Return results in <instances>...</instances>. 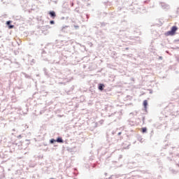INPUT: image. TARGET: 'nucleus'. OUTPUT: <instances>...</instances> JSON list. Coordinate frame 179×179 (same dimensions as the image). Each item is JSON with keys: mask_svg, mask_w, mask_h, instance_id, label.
Here are the masks:
<instances>
[{"mask_svg": "<svg viewBox=\"0 0 179 179\" xmlns=\"http://www.w3.org/2000/svg\"><path fill=\"white\" fill-rule=\"evenodd\" d=\"M47 50H49V54H57L58 52V46L57 45H52V43H49L45 47Z\"/></svg>", "mask_w": 179, "mask_h": 179, "instance_id": "f257e3e1", "label": "nucleus"}, {"mask_svg": "<svg viewBox=\"0 0 179 179\" xmlns=\"http://www.w3.org/2000/svg\"><path fill=\"white\" fill-rule=\"evenodd\" d=\"M178 30V27L177 26H173L171 28L170 31H168L165 33V36H175L176 31Z\"/></svg>", "mask_w": 179, "mask_h": 179, "instance_id": "f03ea898", "label": "nucleus"}, {"mask_svg": "<svg viewBox=\"0 0 179 179\" xmlns=\"http://www.w3.org/2000/svg\"><path fill=\"white\" fill-rule=\"evenodd\" d=\"M130 146H131V143H129L128 141H124L122 144V147L123 148V149H129Z\"/></svg>", "mask_w": 179, "mask_h": 179, "instance_id": "7ed1b4c3", "label": "nucleus"}, {"mask_svg": "<svg viewBox=\"0 0 179 179\" xmlns=\"http://www.w3.org/2000/svg\"><path fill=\"white\" fill-rule=\"evenodd\" d=\"M47 52H45V50H43L41 52V57L42 58H43L44 61H48V59H47Z\"/></svg>", "mask_w": 179, "mask_h": 179, "instance_id": "20e7f679", "label": "nucleus"}, {"mask_svg": "<svg viewBox=\"0 0 179 179\" xmlns=\"http://www.w3.org/2000/svg\"><path fill=\"white\" fill-rule=\"evenodd\" d=\"M161 8H162V9H166L167 10L170 9V5L166 3H161Z\"/></svg>", "mask_w": 179, "mask_h": 179, "instance_id": "39448f33", "label": "nucleus"}, {"mask_svg": "<svg viewBox=\"0 0 179 179\" xmlns=\"http://www.w3.org/2000/svg\"><path fill=\"white\" fill-rule=\"evenodd\" d=\"M11 24H12V21H10V20L6 21V26L10 29H13L15 27V25Z\"/></svg>", "mask_w": 179, "mask_h": 179, "instance_id": "423d86ee", "label": "nucleus"}, {"mask_svg": "<svg viewBox=\"0 0 179 179\" xmlns=\"http://www.w3.org/2000/svg\"><path fill=\"white\" fill-rule=\"evenodd\" d=\"M49 15L52 19H55V17H57V13L54 10H50Z\"/></svg>", "mask_w": 179, "mask_h": 179, "instance_id": "0eeeda50", "label": "nucleus"}, {"mask_svg": "<svg viewBox=\"0 0 179 179\" xmlns=\"http://www.w3.org/2000/svg\"><path fill=\"white\" fill-rule=\"evenodd\" d=\"M104 87H106V85L103 83L98 84V89L100 90V92H103L104 90Z\"/></svg>", "mask_w": 179, "mask_h": 179, "instance_id": "6e6552de", "label": "nucleus"}, {"mask_svg": "<svg viewBox=\"0 0 179 179\" xmlns=\"http://www.w3.org/2000/svg\"><path fill=\"white\" fill-rule=\"evenodd\" d=\"M177 129H179V122H176L173 127V131H177Z\"/></svg>", "mask_w": 179, "mask_h": 179, "instance_id": "1a4fd4ad", "label": "nucleus"}, {"mask_svg": "<svg viewBox=\"0 0 179 179\" xmlns=\"http://www.w3.org/2000/svg\"><path fill=\"white\" fill-rule=\"evenodd\" d=\"M56 142H57V143H64V139H62V137H57L56 139Z\"/></svg>", "mask_w": 179, "mask_h": 179, "instance_id": "9d476101", "label": "nucleus"}, {"mask_svg": "<svg viewBox=\"0 0 179 179\" xmlns=\"http://www.w3.org/2000/svg\"><path fill=\"white\" fill-rule=\"evenodd\" d=\"M22 75H24V78H26V79H31V76L26 73L25 72H22L21 73Z\"/></svg>", "mask_w": 179, "mask_h": 179, "instance_id": "9b49d317", "label": "nucleus"}, {"mask_svg": "<svg viewBox=\"0 0 179 179\" xmlns=\"http://www.w3.org/2000/svg\"><path fill=\"white\" fill-rule=\"evenodd\" d=\"M143 106L146 111L147 108H148V100H144L143 102Z\"/></svg>", "mask_w": 179, "mask_h": 179, "instance_id": "f8f14e48", "label": "nucleus"}, {"mask_svg": "<svg viewBox=\"0 0 179 179\" xmlns=\"http://www.w3.org/2000/svg\"><path fill=\"white\" fill-rule=\"evenodd\" d=\"M137 140L138 142H141V143H143V138H142V136H137Z\"/></svg>", "mask_w": 179, "mask_h": 179, "instance_id": "ddd939ff", "label": "nucleus"}, {"mask_svg": "<svg viewBox=\"0 0 179 179\" xmlns=\"http://www.w3.org/2000/svg\"><path fill=\"white\" fill-rule=\"evenodd\" d=\"M43 72L45 76H47L48 78H50V74L48 73V71L45 68H43Z\"/></svg>", "mask_w": 179, "mask_h": 179, "instance_id": "4468645a", "label": "nucleus"}, {"mask_svg": "<svg viewBox=\"0 0 179 179\" xmlns=\"http://www.w3.org/2000/svg\"><path fill=\"white\" fill-rule=\"evenodd\" d=\"M50 143L51 145H55V143H57V140L55 139V138H51V139L50 140Z\"/></svg>", "mask_w": 179, "mask_h": 179, "instance_id": "2eb2a0df", "label": "nucleus"}, {"mask_svg": "<svg viewBox=\"0 0 179 179\" xmlns=\"http://www.w3.org/2000/svg\"><path fill=\"white\" fill-rule=\"evenodd\" d=\"M169 171H171V173H172V174H177L178 173V171H176V169L170 168Z\"/></svg>", "mask_w": 179, "mask_h": 179, "instance_id": "dca6fc26", "label": "nucleus"}, {"mask_svg": "<svg viewBox=\"0 0 179 179\" xmlns=\"http://www.w3.org/2000/svg\"><path fill=\"white\" fill-rule=\"evenodd\" d=\"M68 27H69V26H64L62 27V31H63L64 33H66V29H68Z\"/></svg>", "mask_w": 179, "mask_h": 179, "instance_id": "f3484780", "label": "nucleus"}, {"mask_svg": "<svg viewBox=\"0 0 179 179\" xmlns=\"http://www.w3.org/2000/svg\"><path fill=\"white\" fill-rule=\"evenodd\" d=\"M141 132H142L143 134H146V132H148V128H147V127H143V128L141 129Z\"/></svg>", "mask_w": 179, "mask_h": 179, "instance_id": "a211bd4d", "label": "nucleus"}, {"mask_svg": "<svg viewBox=\"0 0 179 179\" xmlns=\"http://www.w3.org/2000/svg\"><path fill=\"white\" fill-rule=\"evenodd\" d=\"M116 178H118L117 175H112L110 176V177H109V179H116Z\"/></svg>", "mask_w": 179, "mask_h": 179, "instance_id": "6ab92c4d", "label": "nucleus"}, {"mask_svg": "<svg viewBox=\"0 0 179 179\" xmlns=\"http://www.w3.org/2000/svg\"><path fill=\"white\" fill-rule=\"evenodd\" d=\"M67 150L68 152H74L73 148H69V147L67 148Z\"/></svg>", "mask_w": 179, "mask_h": 179, "instance_id": "aec40b11", "label": "nucleus"}, {"mask_svg": "<svg viewBox=\"0 0 179 179\" xmlns=\"http://www.w3.org/2000/svg\"><path fill=\"white\" fill-rule=\"evenodd\" d=\"M101 24V27H104L105 26H106L107 23L106 22H100Z\"/></svg>", "mask_w": 179, "mask_h": 179, "instance_id": "412c9836", "label": "nucleus"}, {"mask_svg": "<svg viewBox=\"0 0 179 179\" xmlns=\"http://www.w3.org/2000/svg\"><path fill=\"white\" fill-rule=\"evenodd\" d=\"M75 12H77V13H80V12H79V7H76L75 8Z\"/></svg>", "mask_w": 179, "mask_h": 179, "instance_id": "4be33fe9", "label": "nucleus"}, {"mask_svg": "<svg viewBox=\"0 0 179 179\" xmlns=\"http://www.w3.org/2000/svg\"><path fill=\"white\" fill-rule=\"evenodd\" d=\"M50 24H55V21H54V20H50Z\"/></svg>", "mask_w": 179, "mask_h": 179, "instance_id": "5701e85b", "label": "nucleus"}, {"mask_svg": "<svg viewBox=\"0 0 179 179\" xmlns=\"http://www.w3.org/2000/svg\"><path fill=\"white\" fill-rule=\"evenodd\" d=\"M179 92V87L176 89L174 93H178Z\"/></svg>", "mask_w": 179, "mask_h": 179, "instance_id": "b1692460", "label": "nucleus"}, {"mask_svg": "<svg viewBox=\"0 0 179 179\" xmlns=\"http://www.w3.org/2000/svg\"><path fill=\"white\" fill-rule=\"evenodd\" d=\"M74 28L76 29V30H78V29H79V26L78 25H74Z\"/></svg>", "mask_w": 179, "mask_h": 179, "instance_id": "393cba45", "label": "nucleus"}, {"mask_svg": "<svg viewBox=\"0 0 179 179\" xmlns=\"http://www.w3.org/2000/svg\"><path fill=\"white\" fill-rule=\"evenodd\" d=\"M142 121L143 123L145 124V116H142Z\"/></svg>", "mask_w": 179, "mask_h": 179, "instance_id": "a878e982", "label": "nucleus"}, {"mask_svg": "<svg viewBox=\"0 0 179 179\" xmlns=\"http://www.w3.org/2000/svg\"><path fill=\"white\" fill-rule=\"evenodd\" d=\"M115 167H122V164H117L115 166Z\"/></svg>", "mask_w": 179, "mask_h": 179, "instance_id": "bb28decb", "label": "nucleus"}, {"mask_svg": "<svg viewBox=\"0 0 179 179\" xmlns=\"http://www.w3.org/2000/svg\"><path fill=\"white\" fill-rule=\"evenodd\" d=\"M111 108L108 106H106V111H108Z\"/></svg>", "mask_w": 179, "mask_h": 179, "instance_id": "cd10ccee", "label": "nucleus"}, {"mask_svg": "<svg viewBox=\"0 0 179 179\" xmlns=\"http://www.w3.org/2000/svg\"><path fill=\"white\" fill-rule=\"evenodd\" d=\"M85 167H86V169H90V164H87V165H85Z\"/></svg>", "mask_w": 179, "mask_h": 179, "instance_id": "c85d7f7f", "label": "nucleus"}, {"mask_svg": "<svg viewBox=\"0 0 179 179\" xmlns=\"http://www.w3.org/2000/svg\"><path fill=\"white\" fill-rule=\"evenodd\" d=\"M176 13H177V15H179V7L177 8Z\"/></svg>", "mask_w": 179, "mask_h": 179, "instance_id": "c756f323", "label": "nucleus"}, {"mask_svg": "<svg viewBox=\"0 0 179 179\" xmlns=\"http://www.w3.org/2000/svg\"><path fill=\"white\" fill-rule=\"evenodd\" d=\"M174 42H175V43H179V39H176V40L174 41Z\"/></svg>", "mask_w": 179, "mask_h": 179, "instance_id": "7c9ffc66", "label": "nucleus"}, {"mask_svg": "<svg viewBox=\"0 0 179 179\" xmlns=\"http://www.w3.org/2000/svg\"><path fill=\"white\" fill-rule=\"evenodd\" d=\"M111 134H112V135H115L116 131H113L111 132Z\"/></svg>", "mask_w": 179, "mask_h": 179, "instance_id": "2f4dec72", "label": "nucleus"}, {"mask_svg": "<svg viewBox=\"0 0 179 179\" xmlns=\"http://www.w3.org/2000/svg\"><path fill=\"white\" fill-rule=\"evenodd\" d=\"M121 134H122V132L120 131L118 134H117V136H120L121 135Z\"/></svg>", "mask_w": 179, "mask_h": 179, "instance_id": "473e14b6", "label": "nucleus"}, {"mask_svg": "<svg viewBox=\"0 0 179 179\" xmlns=\"http://www.w3.org/2000/svg\"><path fill=\"white\" fill-rule=\"evenodd\" d=\"M52 2H55V3H57V0H51Z\"/></svg>", "mask_w": 179, "mask_h": 179, "instance_id": "72a5a7b5", "label": "nucleus"}, {"mask_svg": "<svg viewBox=\"0 0 179 179\" xmlns=\"http://www.w3.org/2000/svg\"><path fill=\"white\" fill-rule=\"evenodd\" d=\"M127 23V21L125 20H124L123 21H122V23Z\"/></svg>", "mask_w": 179, "mask_h": 179, "instance_id": "f704fd0d", "label": "nucleus"}, {"mask_svg": "<svg viewBox=\"0 0 179 179\" xmlns=\"http://www.w3.org/2000/svg\"><path fill=\"white\" fill-rule=\"evenodd\" d=\"M159 59H163V57L159 56Z\"/></svg>", "mask_w": 179, "mask_h": 179, "instance_id": "c9c22d12", "label": "nucleus"}, {"mask_svg": "<svg viewBox=\"0 0 179 179\" xmlns=\"http://www.w3.org/2000/svg\"><path fill=\"white\" fill-rule=\"evenodd\" d=\"M114 115V113H112L111 115H109L108 117H113Z\"/></svg>", "mask_w": 179, "mask_h": 179, "instance_id": "e433bc0d", "label": "nucleus"}, {"mask_svg": "<svg viewBox=\"0 0 179 179\" xmlns=\"http://www.w3.org/2000/svg\"><path fill=\"white\" fill-rule=\"evenodd\" d=\"M73 5H74L73 2H71V6H73Z\"/></svg>", "mask_w": 179, "mask_h": 179, "instance_id": "4c0bfd02", "label": "nucleus"}, {"mask_svg": "<svg viewBox=\"0 0 179 179\" xmlns=\"http://www.w3.org/2000/svg\"><path fill=\"white\" fill-rule=\"evenodd\" d=\"M92 169H94V167H96V165L94 164H92Z\"/></svg>", "mask_w": 179, "mask_h": 179, "instance_id": "58836bf2", "label": "nucleus"}, {"mask_svg": "<svg viewBox=\"0 0 179 179\" xmlns=\"http://www.w3.org/2000/svg\"><path fill=\"white\" fill-rule=\"evenodd\" d=\"M64 19H65V17H62L61 18V20H64Z\"/></svg>", "mask_w": 179, "mask_h": 179, "instance_id": "ea45409f", "label": "nucleus"}, {"mask_svg": "<svg viewBox=\"0 0 179 179\" xmlns=\"http://www.w3.org/2000/svg\"><path fill=\"white\" fill-rule=\"evenodd\" d=\"M53 64H58V62L54 61V62H53Z\"/></svg>", "mask_w": 179, "mask_h": 179, "instance_id": "a19ab883", "label": "nucleus"}, {"mask_svg": "<svg viewBox=\"0 0 179 179\" xmlns=\"http://www.w3.org/2000/svg\"><path fill=\"white\" fill-rule=\"evenodd\" d=\"M103 3H104L105 6H106V5H107V2H103Z\"/></svg>", "mask_w": 179, "mask_h": 179, "instance_id": "79ce46f5", "label": "nucleus"}, {"mask_svg": "<svg viewBox=\"0 0 179 179\" xmlns=\"http://www.w3.org/2000/svg\"><path fill=\"white\" fill-rule=\"evenodd\" d=\"M31 62H33V63L34 64V59H33L31 60Z\"/></svg>", "mask_w": 179, "mask_h": 179, "instance_id": "37998d69", "label": "nucleus"}, {"mask_svg": "<svg viewBox=\"0 0 179 179\" xmlns=\"http://www.w3.org/2000/svg\"><path fill=\"white\" fill-rule=\"evenodd\" d=\"M122 157V155H120L119 159H121Z\"/></svg>", "mask_w": 179, "mask_h": 179, "instance_id": "c03bdc74", "label": "nucleus"}, {"mask_svg": "<svg viewBox=\"0 0 179 179\" xmlns=\"http://www.w3.org/2000/svg\"><path fill=\"white\" fill-rule=\"evenodd\" d=\"M86 16H87V19H89V15H87Z\"/></svg>", "mask_w": 179, "mask_h": 179, "instance_id": "a18cd8bd", "label": "nucleus"}, {"mask_svg": "<svg viewBox=\"0 0 179 179\" xmlns=\"http://www.w3.org/2000/svg\"><path fill=\"white\" fill-rule=\"evenodd\" d=\"M169 155H173V152H169Z\"/></svg>", "mask_w": 179, "mask_h": 179, "instance_id": "49530a36", "label": "nucleus"}, {"mask_svg": "<svg viewBox=\"0 0 179 179\" xmlns=\"http://www.w3.org/2000/svg\"><path fill=\"white\" fill-rule=\"evenodd\" d=\"M125 50H129V48H126Z\"/></svg>", "mask_w": 179, "mask_h": 179, "instance_id": "de8ad7c7", "label": "nucleus"}, {"mask_svg": "<svg viewBox=\"0 0 179 179\" xmlns=\"http://www.w3.org/2000/svg\"><path fill=\"white\" fill-rule=\"evenodd\" d=\"M43 113H44V112H43V111H41V112H40V114H43Z\"/></svg>", "mask_w": 179, "mask_h": 179, "instance_id": "09e8293b", "label": "nucleus"}, {"mask_svg": "<svg viewBox=\"0 0 179 179\" xmlns=\"http://www.w3.org/2000/svg\"><path fill=\"white\" fill-rule=\"evenodd\" d=\"M21 136H21V135H20V136H18V138H21Z\"/></svg>", "mask_w": 179, "mask_h": 179, "instance_id": "8fccbe9b", "label": "nucleus"}, {"mask_svg": "<svg viewBox=\"0 0 179 179\" xmlns=\"http://www.w3.org/2000/svg\"><path fill=\"white\" fill-rule=\"evenodd\" d=\"M145 2V3H148V1H144Z\"/></svg>", "mask_w": 179, "mask_h": 179, "instance_id": "3c124183", "label": "nucleus"}, {"mask_svg": "<svg viewBox=\"0 0 179 179\" xmlns=\"http://www.w3.org/2000/svg\"><path fill=\"white\" fill-rule=\"evenodd\" d=\"M68 19H69V17H66V20H68Z\"/></svg>", "mask_w": 179, "mask_h": 179, "instance_id": "603ef678", "label": "nucleus"}, {"mask_svg": "<svg viewBox=\"0 0 179 179\" xmlns=\"http://www.w3.org/2000/svg\"><path fill=\"white\" fill-rule=\"evenodd\" d=\"M47 28H50V26H46Z\"/></svg>", "mask_w": 179, "mask_h": 179, "instance_id": "864d4df0", "label": "nucleus"}, {"mask_svg": "<svg viewBox=\"0 0 179 179\" xmlns=\"http://www.w3.org/2000/svg\"><path fill=\"white\" fill-rule=\"evenodd\" d=\"M176 148V147H172V149H175Z\"/></svg>", "mask_w": 179, "mask_h": 179, "instance_id": "5fc2aeb1", "label": "nucleus"}, {"mask_svg": "<svg viewBox=\"0 0 179 179\" xmlns=\"http://www.w3.org/2000/svg\"><path fill=\"white\" fill-rule=\"evenodd\" d=\"M36 76H40V75L37 74Z\"/></svg>", "mask_w": 179, "mask_h": 179, "instance_id": "6e6d98bb", "label": "nucleus"}, {"mask_svg": "<svg viewBox=\"0 0 179 179\" xmlns=\"http://www.w3.org/2000/svg\"><path fill=\"white\" fill-rule=\"evenodd\" d=\"M166 146H167V145H165V148H164V149H166Z\"/></svg>", "mask_w": 179, "mask_h": 179, "instance_id": "4d7b16f0", "label": "nucleus"}, {"mask_svg": "<svg viewBox=\"0 0 179 179\" xmlns=\"http://www.w3.org/2000/svg\"><path fill=\"white\" fill-rule=\"evenodd\" d=\"M113 163H117V162H114Z\"/></svg>", "mask_w": 179, "mask_h": 179, "instance_id": "13d9d810", "label": "nucleus"}, {"mask_svg": "<svg viewBox=\"0 0 179 179\" xmlns=\"http://www.w3.org/2000/svg\"><path fill=\"white\" fill-rule=\"evenodd\" d=\"M177 156H179V154H178Z\"/></svg>", "mask_w": 179, "mask_h": 179, "instance_id": "bf43d9fd", "label": "nucleus"}, {"mask_svg": "<svg viewBox=\"0 0 179 179\" xmlns=\"http://www.w3.org/2000/svg\"><path fill=\"white\" fill-rule=\"evenodd\" d=\"M50 179H54V178H50Z\"/></svg>", "mask_w": 179, "mask_h": 179, "instance_id": "052dcab7", "label": "nucleus"}]
</instances>
